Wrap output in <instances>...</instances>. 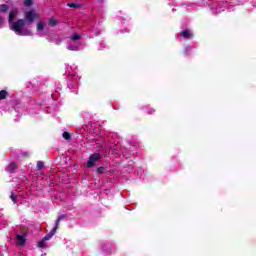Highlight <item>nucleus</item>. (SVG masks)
Listing matches in <instances>:
<instances>
[{
  "instance_id": "20",
  "label": "nucleus",
  "mask_w": 256,
  "mask_h": 256,
  "mask_svg": "<svg viewBox=\"0 0 256 256\" xmlns=\"http://www.w3.org/2000/svg\"><path fill=\"white\" fill-rule=\"evenodd\" d=\"M104 170H105V168L99 167V168H97V173H103Z\"/></svg>"
},
{
  "instance_id": "1",
  "label": "nucleus",
  "mask_w": 256,
  "mask_h": 256,
  "mask_svg": "<svg viewBox=\"0 0 256 256\" xmlns=\"http://www.w3.org/2000/svg\"><path fill=\"white\" fill-rule=\"evenodd\" d=\"M17 15H19V11H17V9H14L9 13L8 23L11 31H14L16 35H20L22 37H30L33 35V31H31V29H23L25 26V19H18L15 21Z\"/></svg>"
},
{
  "instance_id": "10",
  "label": "nucleus",
  "mask_w": 256,
  "mask_h": 256,
  "mask_svg": "<svg viewBox=\"0 0 256 256\" xmlns=\"http://www.w3.org/2000/svg\"><path fill=\"white\" fill-rule=\"evenodd\" d=\"M15 169H17V164L15 163H10L9 166L7 167V171H9V173H13Z\"/></svg>"
},
{
  "instance_id": "11",
  "label": "nucleus",
  "mask_w": 256,
  "mask_h": 256,
  "mask_svg": "<svg viewBox=\"0 0 256 256\" xmlns=\"http://www.w3.org/2000/svg\"><path fill=\"white\" fill-rule=\"evenodd\" d=\"M9 11V6L7 4L0 5V13H7Z\"/></svg>"
},
{
  "instance_id": "13",
  "label": "nucleus",
  "mask_w": 256,
  "mask_h": 256,
  "mask_svg": "<svg viewBox=\"0 0 256 256\" xmlns=\"http://www.w3.org/2000/svg\"><path fill=\"white\" fill-rule=\"evenodd\" d=\"M62 219H65V215L58 216V218L56 220V223H55V226H54V227H56V229H59V223H61Z\"/></svg>"
},
{
  "instance_id": "6",
  "label": "nucleus",
  "mask_w": 256,
  "mask_h": 256,
  "mask_svg": "<svg viewBox=\"0 0 256 256\" xmlns=\"http://www.w3.org/2000/svg\"><path fill=\"white\" fill-rule=\"evenodd\" d=\"M180 35L184 37V39H193V33L190 30H184Z\"/></svg>"
},
{
  "instance_id": "15",
  "label": "nucleus",
  "mask_w": 256,
  "mask_h": 256,
  "mask_svg": "<svg viewBox=\"0 0 256 256\" xmlns=\"http://www.w3.org/2000/svg\"><path fill=\"white\" fill-rule=\"evenodd\" d=\"M43 167H45V163H43V161H38L37 162V170L41 171V169H43Z\"/></svg>"
},
{
  "instance_id": "16",
  "label": "nucleus",
  "mask_w": 256,
  "mask_h": 256,
  "mask_svg": "<svg viewBox=\"0 0 256 256\" xmlns=\"http://www.w3.org/2000/svg\"><path fill=\"white\" fill-rule=\"evenodd\" d=\"M25 7H31L33 5V0H24Z\"/></svg>"
},
{
  "instance_id": "9",
  "label": "nucleus",
  "mask_w": 256,
  "mask_h": 256,
  "mask_svg": "<svg viewBox=\"0 0 256 256\" xmlns=\"http://www.w3.org/2000/svg\"><path fill=\"white\" fill-rule=\"evenodd\" d=\"M56 25H59V21H57V19L55 18H50L48 20V26L49 27H55Z\"/></svg>"
},
{
  "instance_id": "7",
  "label": "nucleus",
  "mask_w": 256,
  "mask_h": 256,
  "mask_svg": "<svg viewBox=\"0 0 256 256\" xmlns=\"http://www.w3.org/2000/svg\"><path fill=\"white\" fill-rule=\"evenodd\" d=\"M57 233V227H54L49 234H47L46 236H44L43 240L44 241H49L51 239V237H53V235H55Z\"/></svg>"
},
{
  "instance_id": "14",
  "label": "nucleus",
  "mask_w": 256,
  "mask_h": 256,
  "mask_svg": "<svg viewBox=\"0 0 256 256\" xmlns=\"http://www.w3.org/2000/svg\"><path fill=\"white\" fill-rule=\"evenodd\" d=\"M68 7H71V9H79V7H81V5L77 4V3H68L67 4Z\"/></svg>"
},
{
  "instance_id": "19",
  "label": "nucleus",
  "mask_w": 256,
  "mask_h": 256,
  "mask_svg": "<svg viewBox=\"0 0 256 256\" xmlns=\"http://www.w3.org/2000/svg\"><path fill=\"white\" fill-rule=\"evenodd\" d=\"M38 247H40L41 249H44L45 247V240H42L38 243Z\"/></svg>"
},
{
  "instance_id": "2",
  "label": "nucleus",
  "mask_w": 256,
  "mask_h": 256,
  "mask_svg": "<svg viewBox=\"0 0 256 256\" xmlns=\"http://www.w3.org/2000/svg\"><path fill=\"white\" fill-rule=\"evenodd\" d=\"M25 25H31L35 21L41 19V14L35 9L28 10L24 13Z\"/></svg>"
},
{
  "instance_id": "21",
  "label": "nucleus",
  "mask_w": 256,
  "mask_h": 256,
  "mask_svg": "<svg viewBox=\"0 0 256 256\" xmlns=\"http://www.w3.org/2000/svg\"><path fill=\"white\" fill-rule=\"evenodd\" d=\"M1 25H3V18L2 17H0V27H1Z\"/></svg>"
},
{
  "instance_id": "5",
  "label": "nucleus",
  "mask_w": 256,
  "mask_h": 256,
  "mask_svg": "<svg viewBox=\"0 0 256 256\" xmlns=\"http://www.w3.org/2000/svg\"><path fill=\"white\" fill-rule=\"evenodd\" d=\"M47 27V23L45 21H39L37 24H36V31L39 35V37H43V31H45V28Z\"/></svg>"
},
{
  "instance_id": "8",
  "label": "nucleus",
  "mask_w": 256,
  "mask_h": 256,
  "mask_svg": "<svg viewBox=\"0 0 256 256\" xmlns=\"http://www.w3.org/2000/svg\"><path fill=\"white\" fill-rule=\"evenodd\" d=\"M16 241L20 246L25 245V235H16Z\"/></svg>"
},
{
  "instance_id": "12",
  "label": "nucleus",
  "mask_w": 256,
  "mask_h": 256,
  "mask_svg": "<svg viewBox=\"0 0 256 256\" xmlns=\"http://www.w3.org/2000/svg\"><path fill=\"white\" fill-rule=\"evenodd\" d=\"M9 97V93L5 90L0 91V101L3 99H7Z\"/></svg>"
},
{
  "instance_id": "17",
  "label": "nucleus",
  "mask_w": 256,
  "mask_h": 256,
  "mask_svg": "<svg viewBox=\"0 0 256 256\" xmlns=\"http://www.w3.org/2000/svg\"><path fill=\"white\" fill-rule=\"evenodd\" d=\"M62 137H64V139H66V140H69V139H71V134H69V132H64L62 134Z\"/></svg>"
},
{
  "instance_id": "3",
  "label": "nucleus",
  "mask_w": 256,
  "mask_h": 256,
  "mask_svg": "<svg viewBox=\"0 0 256 256\" xmlns=\"http://www.w3.org/2000/svg\"><path fill=\"white\" fill-rule=\"evenodd\" d=\"M79 39H81V35L79 34H72L70 38V44L67 46V49L69 51H79L81 49V42H79Z\"/></svg>"
},
{
  "instance_id": "18",
  "label": "nucleus",
  "mask_w": 256,
  "mask_h": 256,
  "mask_svg": "<svg viewBox=\"0 0 256 256\" xmlns=\"http://www.w3.org/2000/svg\"><path fill=\"white\" fill-rule=\"evenodd\" d=\"M10 199L13 201V203H17V198L15 197V194L13 192L10 195Z\"/></svg>"
},
{
  "instance_id": "22",
  "label": "nucleus",
  "mask_w": 256,
  "mask_h": 256,
  "mask_svg": "<svg viewBox=\"0 0 256 256\" xmlns=\"http://www.w3.org/2000/svg\"><path fill=\"white\" fill-rule=\"evenodd\" d=\"M155 112V110H151V112H149L150 113V115L152 114V113H154Z\"/></svg>"
},
{
  "instance_id": "4",
  "label": "nucleus",
  "mask_w": 256,
  "mask_h": 256,
  "mask_svg": "<svg viewBox=\"0 0 256 256\" xmlns=\"http://www.w3.org/2000/svg\"><path fill=\"white\" fill-rule=\"evenodd\" d=\"M99 159H101V155L99 154H92L90 157H89V160L87 162V167H89L90 169L92 167H95V163H97V161H99Z\"/></svg>"
}]
</instances>
